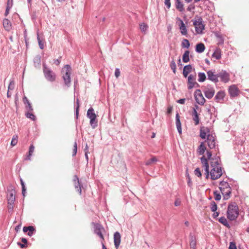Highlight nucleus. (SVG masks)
<instances>
[{"label": "nucleus", "instance_id": "7", "mask_svg": "<svg viewBox=\"0 0 249 249\" xmlns=\"http://www.w3.org/2000/svg\"><path fill=\"white\" fill-rule=\"evenodd\" d=\"M16 191L12 185H9L7 189V202H14L15 200Z\"/></svg>", "mask_w": 249, "mask_h": 249}, {"label": "nucleus", "instance_id": "16", "mask_svg": "<svg viewBox=\"0 0 249 249\" xmlns=\"http://www.w3.org/2000/svg\"><path fill=\"white\" fill-rule=\"evenodd\" d=\"M121 234L118 231L114 233L113 236L114 243L116 249H118L121 243Z\"/></svg>", "mask_w": 249, "mask_h": 249}, {"label": "nucleus", "instance_id": "37", "mask_svg": "<svg viewBox=\"0 0 249 249\" xmlns=\"http://www.w3.org/2000/svg\"><path fill=\"white\" fill-rule=\"evenodd\" d=\"M23 102L25 105L26 109H32L31 104L30 103L26 96L23 97Z\"/></svg>", "mask_w": 249, "mask_h": 249}, {"label": "nucleus", "instance_id": "15", "mask_svg": "<svg viewBox=\"0 0 249 249\" xmlns=\"http://www.w3.org/2000/svg\"><path fill=\"white\" fill-rule=\"evenodd\" d=\"M229 93L231 97H235L239 93V90L235 85L231 86L229 88Z\"/></svg>", "mask_w": 249, "mask_h": 249}, {"label": "nucleus", "instance_id": "60", "mask_svg": "<svg viewBox=\"0 0 249 249\" xmlns=\"http://www.w3.org/2000/svg\"><path fill=\"white\" fill-rule=\"evenodd\" d=\"M79 104L78 102V99H76V103L74 105V109H79Z\"/></svg>", "mask_w": 249, "mask_h": 249}, {"label": "nucleus", "instance_id": "41", "mask_svg": "<svg viewBox=\"0 0 249 249\" xmlns=\"http://www.w3.org/2000/svg\"><path fill=\"white\" fill-rule=\"evenodd\" d=\"M214 199L216 201H219L221 199V196L219 193L217 191H215L213 192Z\"/></svg>", "mask_w": 249, "mask_h": 249}, {"label": "nucleus", "instance_id": "57", "mask_svg": "<svg viewBox=\"0 0 249 249\" xmlns=\"http://www.w3.org/2000/svg\"><path fill=\"white\" fill-rule=\"evenodd\" d=\"M164 4L168 9H169L171 7L170 0H165Z\"/></svg>", "mask_w": 249, "mask_h": 249}, {"label": "nucleus", "instance_id": "62", "mask_svg": "<svg viewBox=\"0 0 249 249\" xmlns=\"http://www.w3.org/2000/svg\"><path fill=\"white\" fill-rule=\"evenodd\" d=\"M10 9H11L10 8H8V7H6V10H5V13H4L5 16H7L9 14V11H10Z\"/></svg>", "mask_w": 249, "mask_h": 249}, {"label": "nucleus", "instance_id": "30", "mask_svg": "<svg viewBox=\"0 0 249 249\" xmlns=\"http://www.w3.org/2000/svg\"><path fill=\"white\" fill-rule=\"evenodd\" d=\"M189 53L190 52L188 50L185 51L184 54L182 56V61L184 63H187L189 61Z\"/></svg>", "mask_w": 249, "mask_h": 249}, {"label": "nucleus", "instance_id": "19", "mask_svg": "<svg viewBox=\"0 0 249 249\" xmlns=\"http://www.w3.org/2000/svg\"><path fill=\"white\" fill-rule=\"evenodd\" d=\"M73 182L74 183V186L77 191L80 195L81 194V185L79 182V179L76 175H75L73 177Z\"/></svg>", "mask_w": 249, "mask_h": 249}, {"label": "nucleus", "instance_id": "26", "mask_svg": "<svg viewBox=\"0 0 249 249\" xmlns=\"http://www.w3.org/2000/svg\"><path fill=\"white\" fill-rule=\"evenodd\" d=\"M157 161V158L155 156H153L150 159H149L145 161V164L146 166H149L153 164H155Z\"/></svg>", "mask_w": 249, "mask_h": 249}, {"label": "nucleus", "instance_id": "63", "mask_svg": "<svg viewBox=\"0 0 249 249\" xmlns=\"http://www.w3.org/2000/svg\"><path fill=\"white\" fill-rule=\"evenodd\" d=\"M219 213L217 212H214V213L213 214V218H216L219 215Z\"/></svg>", "mask_w": 249, "mask_h": 249}, {"label": "nucleus", "instance_id": "4", "mask_svg": "<svg viewBox=\"0 0 249 249\" xmlns=\"http://www.w3.org/2000/svg\"><path fill=\"white\" fill-rule=\"evenodd\" d=\"M43 71L45 78L50 82H53L55 80V73L49 68H48L45 63L43 64Z\"/></svg>", "mask_w": 249, "mask_h": 249}, {"label": "nucleus", "instance_id": "64", "mask_svg": "<svg viewBox=\"0 0 249 249\" xmlns=\"http://www.w3.org/2000/svg\"><path fill=\"white\" fill-rule=\"evenodd\" d=\"M185 99H180L178 101V103L179 104H183L185 103Z\"/></svg>", "mask_w": 249, "mask_h": 249}, {"label": "nucleus", "instance_id": "9", "mask_svg": "<svg viewBox=\"0 0 249 249\" xmlns=\"http://www.w3.org/2000/svg\"><path fill=\"white\" fill-rule=\"evenodd\" d=\"M105 231V229L102 225L99 223H94V232L101 238L102 242L104 240L103 233Z\"/></svg>", "mask_w": 249, "mask_h": 249}, {"label": "nucleus", "instance_id": "21", "mask_svg": "<svg viewBox=\"0 0 249 249\" xmlns=\"http://www.w3.org/2000/svg\"><path fill=\"white\" fill-rule=\"evenodd\" d=\"M3 25L5 29L8 31L11 29V23L10 20L7 18H4L3 20Z\"/></svg>", "mask_w": 249, "mask_h": 249}, {"label": "nucleus", "instance_id": "23", "mask_svg": "<svg viewBox=\"0 0 249 249\" xmlns=\"http://www.w3.org/2000/svg\"><path fill=\"white\" fill-rule=\"evenodd\" d=\"M175 5L176 8L181 12L184 11L183 4L181 0H176Z\"/></svg>", "mask_w": 249, "mask_h": 249}, {"label": "nucleus", "instance_id": "51", "mask_svg": "<svg viewBox=\"0 0 249 249\" xmlns=\"http://www.w3.org/2000/svg\"><path fill=\"white\" fill-rule=\"evenodd\" d=\"M229 249H237L235 243L234 242H231L230 243Z\"/></svg>", "mask_w": 249, "mask_h": 249}, {"label": "nucleus", "instance_id": "31", "mask_svg": "<svg viewBox=\"0 0 249 249\" xmlns=\"http://www.w3.org/2000/svg\"><path fill=\"white\" fill-rule=\"evenodd\" d=\"M193 120L195 121V125H197L199 123V119L196 110H193Z\"/></svg>", "mask_w": 249, "mask_h": 249}, {"label": "nucleus", "instance_id": "35", "mask_svg": "<svg viewBox=\"0 0 249 249\" xmlns=\"http://www.w3.org/2000/svg\"><path fill=\"white\" fill-rule=\"evenodd\" d=\"M34 63L36 67L39 66L41 63V57L39 55H37L34 58Z\"/></svg>", "mask_w": 249, "mask_h": 249}, {"label": "nucleus", "instance_id": "33", "mask_svg": "<svg viewBox=\"0 0 249 249\" xmlns=\"http://www.w3.org/2000/svg\"><path fill=\"white\" fill-rule=\"evenodd\" d=\"M198 81L199 82H203L206 79L205 74L204 72H198Z\"/></svg>", "mask_w": 249, "mask_h": 249}, {"label": "nucleus", "instance_id": "3", "mask_svg": "<svg viewBox=\"0 0 249 249\" xmlns=\"http://www.w3.org/2000/svg\"><path fill=\"white\" fill-rule=\"evenodd\" d=\"M219 189L225 200L228 199L230 197L231 192V188L229 184L227 181H221L219 183Z\"/></svg>", "mask_w": 249, "mask_h": 249}, {"label": "nucleus", "instance_id": "52", "mask_svg": "<svg viewBox=\"0 0 249 249\" xmlns=\"http://www.w3.org/2000/svg\"><path fill=\"white\" fill-rule=\"evenodd\" d=\"M28 231H29L28 234L29 236H32L33 234L32 231H35V228L33 226H29L28 227Z\"/></svg>", "mask_w": 249, "mask_h": 249}, {"label": "nucleus", "instance_id": "43", "mask_svg": "<svg viewBox=\"0 0 249 249\" xmlns=\"http://www.w3.org/2000/svg\"><path fill=\"white\" fill-rule=\"evenodd\" d=\"M140 28L142 32L145 33L146 31L148 28V26L146 24L141 23L140 25Z\"/></svg>", "mask_w": 249, "mask_h": 249}, {"label": "nucleus", "instance_id": "46", "mask_svg": "<svg viewBox=\"0 0 249 249\" xmlns=\"http://www.w3.org/2000/svg\"><path fill=\"white\" fill-rule=\"evenodd\" d=\"M170 67H171V69L173 70V72L174 73H176V64L174 60L172 61V62H171Z\"/></svg>", "mask_w": 249, "mask_h": 249}, {"label": "nucleus", "instance_id": "58", "mask_svg": "<svg viewBox=\"0 0 249 249\" xmlns=\"http://www.w3.org/2000/svg\"><path fill=\"white\" fill-rule=\"evenodd\" d=\"M120 75V71L119 69L116 68L115 71V76L116 78H118L119 76Z\"/></svg>", "mask_w": 249, "mask_h": 249}, {"label": "nucleus", "instance_id": "14", "mask_svg": "<svg viewBox=\"0 0 249 249\" xmlns=\"http://www.w3.org/2000/svg\"><path fill=\"white\" fill-rule=\"evenodd\" d=\"M207 142L208 146L210 148L213 149L215 148V138L213 135L210 134L207 135Z\"/></svg>", "mask_w": 249, "mask_h": 249}, {"label": "nucleus", "instance_id": "5", "mask_svg": "<svg viewBox=\"0 0 249 249\" xmlns=\"http://www.w3.org/2000/svg\"><path fill=\"white\" fill-rule=\"evenodd\" d=\"M65 71V74L63 76V79L64 81L65 84L68 87L71 85V67L70 65L65 66L63 71Z\"/></svg>", "mask_w": 249, "mask_h": 249}, {"label": "nucleus", "instance_id": "25", "mask_svg": "<svg viewBox=\"0 0 249 249\" xmlns=\"http://www.w3.org/2000/svg\"><path fill=\"white\" fill-rule=\"evenodd\" d=\"M34 150H35L34 146L33 144L31 145L29 147L28 155L27 156L26 158L25 159V160H31V157L32 156L33 153L34 152Z\"/></svg>", "mask_w": 249, "mask_h": 249}, {"label": "nucleus", "instance_id": "36", "mask_svg": "<svg viewBox=\"0 0 249 249\" xmlns=\"http://www.w3.org/2000/svg\"><path fill=\"white\" fill-rule=\"evenodd\" d=\"M181 34L182 36H187V29L185 25L179 27V28Z\"/></svg>", "mask_w": 249, "mask_h": 249}, {"label": "nucleus", "instance_id": "24", "mask_svg": "<svg viewBox=\"0 0 249 249\" xmlns=\"http://www.w3.org/2000/svg\"><path fill=\"white\" fill-rule=\"evenodd\" d=\"M212 56L216 59H220L221 57V51L219 48H216L212 54Z\"/></svg>", "mask_w": 249, "mask_h": 249}, {"label": "nucleus", "instance_id": "38", "mask_svg": "<svg viewBox=\"0 0 249 249\" xmlns=\"http://www.w3.org/2000/svg\"><path fill=\"white\" fill-rule=\"evenodd\" d=\"M190 43L188 39H183L181 42V46L182 48H189L190 47Z\"/></svg>", "mask_w": 249, "mask_h": 249}, {"label": "nucleus", "instance_id": "10", "mask_svg": "<svg viewBox=\"0 0 249 249\" xmlns=\"http://www.w3.org/2000/svg\"><path fill=\"white\" fill-rule=\"evenodd\" d=\"M195 97L196 103L199 105H203L205 102V99L203 97L200 89H197L195 92Z\"/></svg>", "mask_w": 249, "mask_h": 249}, {"label": "nucleus", "instance_id": "11", "mask_svg": "<svg viewBox=\"0 0 249 249\" xmlns=\"http://www.w3.org/2000/svg\"><path fill=\"white\" fill-rule=\"evenodd\" d=\"M188 89H192L194 87H198L199 85L196 81V76L193 74H190L188 77Z\"/></svg>", "mask_w": 249, "mask_h": 249}, {"label": "nucleus", "instance_id": "55", "mask_svg": "<svg viewBox=\"0 0 249 249\" xmlns=\"http://www.w3.org/2000/svg\"><path fill=\"white\" fill-rule=\"evenodd\" d=\"M14 88V83L13 81H11L8 86V90H13Z\"/></svg>", "mask_w": 249, "mask_h": 249}, {"label": "nucleus", "instance_id": "6", "mask_svg": "<svg viewBox=\"0 0 249 249\" xmlns=\"http://www.w3.org/2000/svg\"><path fill=\"white\" fill-rule=\"evenodd\" d=\"M193 25L195 27L196 32L198 34H201L205 29V25L203 23V20L201 18H198L193 22Z\"/></svg>", "mask_w": 249, "mask_h": 249}, {"label": "nucleus", "instance_id": "13", "mask_svg": "<svg viewBox=\"0 0 249 249\" xmlns=\"http://www.w3.org/2000/svg\"><path fill=\"white\" fill-rule=\"evenodd\" d=\"M208 79L214 83L218 82V73L215 74L214 72L212 70H209L207 72Z\"/></svg>", "mask_w": 249, "mask_h": 249}, {"label": "nucleus", "instance_id": "17", "mask_svg": "<svg viewBox=\"0 0 249 249\" xmlns=\"http://www.w3.org/2000/svg\"><path fill=\"white\" fill-rule=\"evenodd\" d=\"M225 96V93L224 91H219L214 97V100L216 102L221 103L223 101Z\"/></svg>", "mask_w": 249, "mask_h": 249}, {"label": "nucleus", "instance_id": "39", "mask_svg": "<svg viewBox=\"0 0 249 249\" xmlns=\"http://www.w3.org/2000/svg\"><path fill=\"white\" fill-rule=\"evenodd\" d=\"M18 136L17 135H15L13 136L12 141L11 142V145L12 146H15L18 142Z\"/></svg>", "mask_w": 249, "mask_h": 249}, {"label": "nucleus", "instance_id": "49", "mask_svg": "<svg viewBox=\"0 0 249 249\" xmlns=\"http://www.w3.org/2000/svg\"><path fill=\"white\" fill-rule=\"evenodd\" d=\"M77 150V142H75L74 143V144H73V151H72V156H74L76 154Z\"/></svg>", "mask_w": 249, "mask_h": 249}, {"label": "nucleus", "instance_id": "22", "mask_svg": "<svg viewBox=\"0 0 249 249\" xmlns=\"http://www.w3.org/2000/svg\"><path fill=\"white\" fill-rule=\"evenodd\" d=\"M205 46L202 43H200L196 44V51L198 53H202L204 51Z\"/></svg>", "mask_w": 249, "mask_h": 249}, {"label": "nucleus", "instance_id": "1", "mask_svg": "<svg viewBox=\"0 0 249 249\" xmlns=\"http://www.w3.org/2000/svg\"><path fill=\"white\" fill-rule=\"evenodd\" d=\"M202 167L205 170L206 178H209L210 176L212 180H215L219 178L222 175V168L221 165V160L220 158H217L212 160L211 162V170H209V163L205 156H202L200 158Z\"/></svg>", "mask_w": 249, "mask_h": 249}, {"label": "nucleus", "instance_id": "12", "mask_svg": "<svg viewBox=\"0 0 249 249\" xmlns=\"http://www.w3.org/2000/svg\"><path fill=\"white\" fill-rule=\"evenodd\" d=\"M218 78L221 81L227 83L230 80V74L225 71H222L218 73Z\"/></svg>", "mask_w": 249, "mask_h": 249}, {"label": "nucleus", "instance_id": "20", "mask_svg": "<svg viewBox=\"0 0 249 249\" xmlns=\"http://www.w3.org/2000/svg\"><path fill=\"white\" fill-rule=\"evenodd\" d=\"M206 150V147L204 144V142H201L197 149V153L199 155H203Z\"/></svg>", "mask_w": 249, "mask_h": 249}, {"label": "nucleus", "instance_id": "2", "mask_svg": "<svg viewBox=\"0 0 249 249\" xmlns=\"http://www.w3.org/2000/svg\"><path fill=\"white\" fill-rule=\"evenodd\" d=\"M239 216L238 206L235 202H231L229 204L227 211V218L231 221H233L237 219Z\"/></svg>", "mask_w": 249, "mask_h": 249}, {"label": "nucleus", "instance_id": "40", "mask_svg": "<svg viewBox=\"0 0 249 249\" xmlns=\"http://www.w3.org/2000/svg\"><path fill=\"white\" fill-rule=\"evenodd\" d=\"M27 118L30 119L32 120L35 121L36 119L35 115L32 112H28L25 114Z\"/></svg>", "mask_w": 249, "mask_h": 249}, {"label": "nucleus", "instance_id": "8", "mask_svg": "<svg viewBox=\"0 0 249 249\" xmlns=\"http://www.w3.org/2000/svg\"><path fill=\"white\" fill-rule=\"evenodd\" d=\"M203 91L205 97L209 99H211L215 93L214 88L210 85L204 87Z\"/></svg>", "mask_w": 249, "mask_h": 249}, {"label": "nucleus", "instance_id": "45", "mask_svg": "<svg viewBox=\"0 0 249 249\" xmlns=\"http://www.w3.org/2000/svg\"><path fill=\"white\" fill-rule=\"evenodd\" d=\"M20 182L22 186V194L23 196H25L26 193V188L24 182L22 179H20Z\"/></svg>", "mask_w": 249, "mask_h": 249}, {"label": "nucleus", "instance_id": "48", "mask_svg": "<svg viewBox=\"0 0 249 249\" xmlns=\"http://www.w3.org/2000/svg\"><path fill=\"white\" fill-rule=\"evenodd\" d=\"M183 70L189 73L192 70V67L191 65H186L184 66Z\"/></svg>", "mask_w": 249, "mask_h": 249}, {"label": "nucleus", "instance_id": "34", "mask_svg": "<svg viewBox=\"0 0 249 249\" xmlns=\"http://www.w3.org/2000/svg\"><path fill=\"white\" fill-rule=\"evenodd\" d=\"M207 158H206V159H207V161L208 162L209 161L210 163H211V162L212 161V160L216 159L217 158H220L218 156H214V157H212V152L208 150L207 151Z\"/></svg>", "mask_w": 249, "mask_h": 249}, {"label": "nucleus", "instance_id": "59", "mask_svg": "<svg viewBox=\"0 0 249 249\" xmlns=\"http://www.w3.org/2000/svg\"><path fill=\"white\" fill-rule=\"evenodd\" d=\"M187 183H188V185L190 187H192L193 183H192V182L191 178H190V177L189 176V175H188V178H187Z\"/></svg>", "mask_w": 249, "mask_h": 249}, {"label": "nucleus", "instance_id": "42", "mask_svg": "<svg viewBox=\"0 0 249 249\" xmlns=\"http://www.w3.org/2000/svg\"><path fill=\"white\" fill-rule=\"evenodd\" d=\"M14 202H10L9 201L7 202V208L9 213H11L13 211L14 208Z\"/></svg>", "mask_w": 249, "mask_h": 249}, {"label": "nucleus", "instance_id": "47", "mask_svg": "<svg viewBox=\"0 0 249 249\" xmlns=\"http://www.w3.org/2000/svg\"><path fill=\"white\" fill-rule=\"evenodd\" d=\"M195 174L197 177L200 178L202 176V174L200 171V169L199 168H196L194 171Z\"/></svg>", "mask_w": 249, "mask_h": 249}, {"label": "nucleus", "instance_id": "32", "mask_svg": "<svg viewBox=\"0 0 249 249\" xmlns=\"http://www.w3.org/2000/svg\"><path fill=\"white\" fill-rule=\"evenodd\" d=\"M190 242V246L191 248H194V247H196V241L195 238L192 235V234H190L189 235Z\"/></svg>", "mask_w": 249, "mask_h": 249}, {"label": "nucleus", "instance_id": "27", "mask_svg": "<svg viewBox=\"0 0 249 249\" xmlns=\"http://www.w3.org/2000/svg\"><path fill=\"white\" fill-rule=\"evenodd\" d=\"M218 221L226 227L228 228H230V224L228 223L227 219L224 216L220 217L218 220Z\"/></svg>", "mask_w": 249, "mask_h": 249}, {"label": "nucleus", "instance_id": "56", "mask_svg": "<svg viewBox=\"0 0 249 249\" xmlns=\"http://www.w3.org/2000/svg\"><path fill=\"white\" fill-rule=\"evenodd\" d=\"M13 6V0H7L6 7L11 8Z\"/></svg>", "mask_w": 249, "mask_h": 249}, {"label": "nucleus", "instance_id": "61", "mask_svg": "<svg viewBox=\"0 0 249 249\" xmlns=\"http://www.w3.org/2000/svg\"><path fill=\"white\" fill-rule=\"evenodd\" d=\"M180 203H181V202H180V200L178 199H177L175 201L174 204L176 206H178L180 205Z\"/></svg>", "mask_w": 249, "mask_h": 249}, {"label": "nucleus", "instance_id": "18", "mask_svg": "<svg viewBox=\"0 0 249 249\" xmlns=\"http://www.w3.org/2000/svg\"><path fill=\"white\" fill-rule=\"evenodd\" d=\"M176 124L178 131L181 135L182 134L181 124L180 121L179 114L178 112H177L176 115Z\"/></svg>", "mask_w": 249, "mask_h": 249}, {"label": "nucleus", "instance_id": "50", "mask_svg": "<svg viewBox=\"0 0 249 249\" xmlns=\"http://www.w3.org/2000/svg\"><path fill=\"white\" fill-rule=\"evenodd\" d=\"M38 45L39 46L40 49H43L44 48V45L43 43L42 42V41L41 40L38 34H37V37Z\"/></svg>", "mask_w": 249, "mask_h": 249}, {"label": "nucleus", "instance_id": "28", "mask_svg": "<svg viewBox=\"0 0 249 249\" xmlns=\"http://www.w3.org/2000/svg\"><path fill=\"white\" fill-rule=\"evenodd\" d=\"M87 116L90 119V124L91 126L93 125V110H88Z\"/></svg>", "mask_w": 249, "mask_h": 249}, {"label": "nucleus", "instance_id": "54", "mask_svg": "<svg viewBox=\"0 0 249 249\" xmlns=\"http://www.w3.org/2000/svg\"><path fill=\"white\" fill-rule=\"evenodd\" d=\"M195 5L194 4H191L188 6L187 10V11L191 12V11L194 10L195 9Z\"/></svg>", "mask_w": 249, "mask_h": 249}, {"label": "nucleus", "instance_id": "44", "mask_svg": "<svg viewBox=\"0 0 249 249\" xmlns=\"http://www.w3.org/2000/svg\"><path fill=\"white\" fill-rule=\"evenodd\" d=\"M217 206L214 201H212L211 203V210L212 212H215L217 210Z\"/></svg>", "mask_w": 249, "mask_h": 249}, {"label": "nucleus", "instance_id": "29", "mask_svg": "<svg viewBox=\"0 0 249 249\" xmlns=\"http://www.w3.org/2000/svg\"><path fill=\"white\" fill-rule=\"evenodd\" d=\"M209 130L207 128H201L200 130V137L202 139H205L206 137H207V133L209 132Z\"/></svg>", "mask_w": 249, "mask_h": 249}, {"label": "nucleus", "instance_id": "53", "mask_svg": "<svg viewBox=\"0 0 249 249\" xmlns=\"http://www.w3.org/2000/svg\"><path fill=\"white\" fill-rule=\"evenodd\" d=\"M177 20H178V25L179 27H182V26L185 25L183 21H182V20L179 18H177Z\"/></svg>", "mask_w": 249, "mask_h": 249}]
</instances>
